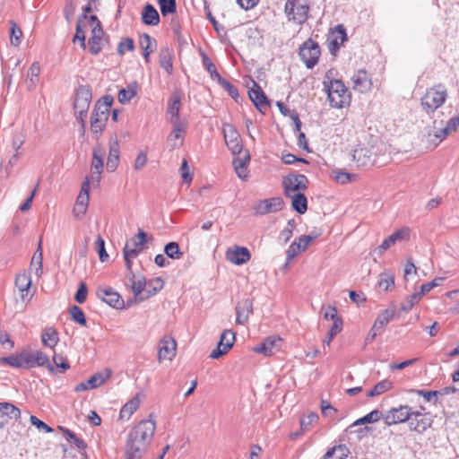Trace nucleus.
Here are the masks:
<instances>
[{"label": "nucleus", "instance_id": "nucleus-1", "mask_svg": "<svg viewBox=\"0 0 459 459\" xmlns=\"http://www.w3.org/2000/svg\"><path fill=\"white\" fill-rule=\"evenodd\" d=\"M155 429L156 421L152 414L134 425L130 429L126 440V459H141L152 443Z\"/></svg>", "mask_w": 459, "mask_h": 459}, {"label": "nucleus", "instance_id": "nucleus-2", "mask_svg": "<svg viewBox=\"0 0 459 459\" xmlns=\"http://www.w3.org/2000/svg\"><path fill=\"white\" fill-rule=\"evenodd\" d=\"M335 69L325 72L323 85L327 93L329 105L333 108L342 109L350 107L351 103V92L344 82L337 77Z\"/></svg>", "mask_w": 459, "mask_h": 459}, {"label": "nucleus", "instance_id": "nucleus-3", "mask_svg": "<svg viewBox=\"0 0 459 459\" xmlns=\"http://www.w3.org/2000/svg\"><path fill=\"white\" fill-rule=\"evenodd\" d=\"M0 361L14 368L30 369L47 367L52 370L48 356L41 351H33L30 347H24L11 356L1 358Z\"/></svg>", "mask_w": 459, "mask_h": 459}, {"label": "nucleus", "instance_id": "nucleus-4", "mask_svg": "<svg viewBox=\"0 0 459 459\" xmlns=\"http://www.w3.org/2000/svg\"><path fill=\"white\" fill-rule=\"evenodd\" d=\"M448 91L442 83L434 84L428 88L420 98V106L428 113H434L447 100Z\"/></svg>", "mask_w": 459, "mask_h": 459}, {"label": "nucleus", "instance_id": "nucleus-5", "mask_svg": "<svg viewBox=\"0 0 459 459\" xmlns=\"http://www.w3.org/2000/svg\"><path fill=\"white\" fill-rule=\"evenodd\" d=\"M91 28V36L88 40L90 52L92 55H98L101 52L108 39L101 27L100 22L96 15H91L85 18Z\"/></svg>", "mask_w": 459, "mask_h": 459}, {"label": "nucleus", "instance_id": "nucleus-6", "mask_svg": "<svg viewBox=\"0 0 459 459\" xmlns=\"http://www.w3.org/2000/svg\"><path fill=\"white\" fill-rule=\"evenodd\" d=\"M91 88L89 85H81L75 92L74 109L77 119L81 122L82 130H85V118L91 102Z\"/></svg>", "mask_w": 459, "mask_h": 459}, {"label": "nucleus", "instance_id": "nucleus-7", "mask_svg": "<svg viewBox=\"0 0 459 459\" xmlns=\"http://www.w3.org/2000/svg\"><path fill=\"white\" fill-rule=\"evenodd\" d=\"M15 290L18 295L17 302H21L23 307L31 300L35 289L31 287V277L29 272L19 273L15 277Z\"/></svg>", "mask_w": 459, "mask_h": 459}, {"label": "nucleus", "instance_id": "nucleus-8", "mask_svg": "<svg viewBox=\"0 0 459 459\" xmlns=\"http://www.w3.org/2000/svg\"><path fill=\"white\" fill-rule=\"evenodd\" d=\"M284 10L289 21L302 24L308 17V0H287Z\"/></svg>", "mask_w": 459, "mask_h": 459}, {"label": "nucleus", "instance_id": "nucleus-9", "mask_svg": "<svg viewBox=\"0 0 459 459\" xmlns=\"http://www.w3.org/2000/svg\"><path fill=\"white\" fill-rule=\"evenodd\" d=\"M146 242V233L143 230L134 235L124 248V258L128 270L132 268V260L134 259L143 248Z\"/></svg>", "mask_w": 459, "mask_h": 459}, {"label": "nucleus", "instance_id": "nucleus-10", "mask_svg": "<svg viewBox=\"0 0 459 459\" xmlns=\"http://www.w3.org/2000/svg\"><path fill=\"white\" fill-rule=\"evenodd\" d=\"M299 55L307 68L312 69L318 63L321 49L316 41L308 39L300 46Z\"/></svg>", "mask_w": 459, "mask_h": 459}, {"label": "nucleus", "instance_id": "nucleus-11", "mask_svg": "<svg viewBox=\"0 0 459 459\" xmlns=\"http://www.w3.org/2000/svg\"><path fill=\"white\" fill-rule=\"evenodd\" d=\"M408 422L411 431L421 434L431 427L433 417L430 412L425 411V409L421 408L420 411H411V416Z\"/></svg>", "mask_w": 459, "mask_h": 459}, {"label": "nucleus", "instance_id": "nucleus-12", "mask_svg": "<svg viewBox=\"0 0 459 459\" xmlns=\"http://www.w3.org/2000/svg\"><path fill=\"white\" fill-rule=\"evenodd\" d=\"M284 194L290 196L296 194H302L308 186V179L305 175L290 174L282 181Z\"/></svg>", "mask_w": 459, "mask_h": 459}, {"label": "nucleus", "instance_id": "nucleus-13", "mask_svg": "<svg viewBox=\"0 0 459 459\" xmlns=\"http://www.w3.org/2000/svg\"><path fill=\"white\" fill-rule=\"evenodd\" d=\"M283 208V200L281 197H272L257 202L252 208L255 215H265L277 212Z\"/></svg>", "mask_w": 459, "mask_h": 459}, {"label": "nucleus", "instance_id": "nucleus-14", "mask_svg": "<svg viewBox=\"0 0 459 459\" xmlns=\"http://www.w3.org/2000/svg\"><path fill=\"white\" fill-rule=\"evenodd\" d=\"M90 178H86L82 184L81 191L73 209L75 217H82L86 213L90 201Z\"/></svg>", "mask_w": 459, "mask_h": 459}, {"label": "nucleus", "instance_id": "nucleus-15", "mask_svg": "<svg viewBox=\"0 0 459 459\" xmlns=\"http://www.w3.org/2000/svg\"><path fill=\"white\" fill-rule=\"evenodd\" d=\"M223 134L226 145L233 154H239L242 151V140L236 128L229 123L223 125Z\"/></svg>", "mask_w": 459, "mask_h": 459}, {"label": "nucleus", "instance_id": "nucleus-16", "mask_svg": "<svg viewBox=\"0 0 459 459\" xmlns=\"http://www.w3.org/2000/svg\"><path fill=\"white\" fill-rule=\"evenodd\" d=\"M411 408L408 405H400L391 408L385 415L384 420L387 425H395L409 421L411 416Z\"/></svg>", "mask_w": 459, "mask_h": 459}, {"label": "nucleus", "instance_id": "nucleus-17", "mask_svg": "<svg viewBox=\"0 0 459 459\" xmlns=\"http://www.w3.org/2000/svg\"><path fill=\"white\" fill-rule=\"evenodd\" d=\"M352 89L360 93H367L372 90L373 82L370 74L365 69L356 71L352 77Z\"/></svg>", "mask_w": 459, "mask_h": 459}, {"label": "nucleus", "instance_id": "nucleus-18", "mask_svg": "<svg viewBox=\"0 0 459 459\" xmlns=\"http://www.w3.org/2000/svg\"><path fill=\"white\" fill-rule=\"evenodd\" d=\"M108 117L109 115L106 109L104 111H102V109L100 110V108L93 109L91 116L90 124L91 131L96 139H99L102 135L106 128Z\"/></svg>", "mask_w": 459, "mask_h": 459}, {"label": "nucleus", "instance_id": "nucleus-19", "mask_svg": "<svg viewBox=\"0 0 459 459\" xmlns=\"http://www.w3.org/2000/svg\"><path fill=\"white\" fill-rule=\"evenodd\" d=\"M236 334L231 330H224L221 335L217 347L210 354L212 359H218L226 354L233 346Z\"/></svg>", "mask_w": 459, "mask_h": 459}, {"label": "nucleus", "instance_id": "nucleus-20", "mask_svg": "<svg viewBox=\"0 0 459 459\" xmlns=\"http://www.w3.org/2000/svg\"><path fill=\"white\" fill-rule=\"evenodd\" d=\"M159 360H172L177 352V342L170 335L163 336L159 342Z\"/></svg>", "mask_w": 459, "mask_h": 459}, {"label": "nucleus", "instance_id": "nucleus-21", "mask_svg": "<svg viewBox=\"0 0 459 459\" xmlns=\"http://www.w3.org/2000/svg\"><path fill=\"white\" fill-rule=\"evenodd\" d=\"M225 257L230 263L236 265H241L250 260L251 254L246 247L234 246L226 250Z\"/></svg>", "mask_w": 459, "mask_h": 459}, {"label": "nucleus", "instance_id": "nucleus-22", "mask_svg": "<svg viewBox=\"0 0 459 459\" xmlns=\"http://www.w3.org/2000/svg\"><path fill=\"white\" fill-rule=\"evenodd\" d=\"M315 237L303 235L295 239L287 250V261L290 262L293 260L296 256H298L302 252L306 251L307 248L311 245L314 241Z\"/></svg>", "mask_w": 459, "mask_h": 459}, {"label": "nucleus", "instance_id": "nucleus-23", "mask_svg": "<svg viewBox=\"0 0 459 459\" xmlns=\"http://www.w3.org/2000/svg\"><path fill=\"white\" fill-rule=\"evenodd\" d=\"M144 395L143 393L136 394L134 397L128 400L121 408L118 419L122 421H127L132 415L140 408Z\"/></svg>", "mask_w": 459, "mask_h": 459}, {"label": "nucleus", "instance_id": "nucleus-24", "mask_svg": "<svg viewBox=\"0 0 459 459\" xmlns=\"http://www.w3.org/2000/svg\"><path fill=\"white\" fill-rule=\"evenodd\" d=\"M411 230L408 227L401 228L395 230L392 235L383 240L378 247L379 253L382 254L398 241H407L410 239Z\"/></svg>", "mask_w": 459, "mask_h": 459}, {"label": "nucleus", "instance_id": "nucleus-25", "mask_svg": "<svg viewBox=\"0 0 459 459\" xmlns=\"http://www.w3.org/2000/svg\"><path fill=\"white\" fill-rule=\"evenodd\" d=\"M173 129L168 136V142L171 144L172 148H179L183 145L184 138L186 130V123L177 120L171 122Z\"/></svg>", "mask_w": 459, "mask_h": 459}, {"label": "nucleus", "instance_id": "nucleus-26", "mask_svg": "<svg viewBox=\"0 0 459 459\" xmlns=\"http://www.w3.org/2000/svg\"><path fill=\"white\" fill-rule=\"evenodd\" d=\"M108 149L109 152L107 160V168L110 171H114L117 167L120 153L119 142L117 134L110 135L108 141Z\"/></svg>", "mask_w": 459, "mask_h": 459}, {"label": "nucleus", "instance_id": "nucleus-27", "mask_svg": "<svg viewBox=\"0 0 459 459\" xmlns=\"http://www.w3.org/2000/svg\"><path fill=\"white\" fill-rule=\"evenodd\" d=\"M97 296L105 303L114 308H123L124 300L120 295L111 288L99 289Z\"/></svg>", "mask_w": 459, "mask_h": 459}, {"label": "nucleus", "instance_id": "nucleus-28", "mask_svg": "<svg viewBox=\"0 0 459 459\" xmlns=\"http://www.w3.org/2000/svg\"><path fill=\"white\" fill-rule=\"evenodd\" d=\"M281 338L279 336H269L263 343L254 348L256 353H262L265 356H271L278 351L281 348Z\"/></svg>", "mask_w": 459, "mask_h": 459}, {"label": "nucleus", "instance_id": "nucleus-29", "mask_svg": "<svg viewBox=\"0 0 459 459\" xmlns=\"http://www.w3.org/2000/svg\"><path fill=\"white\" fill-rule=\"evenodd\" d=\"M248 96L256 108L261 112H265L269 108L270 104L265 94L255 82H254V86L248 91Z\"/></svg>", "mask_w": 459, "mask_h": 459}, {"label": "nucleus", "instance_id": "nucleus-30", "mask_svg": "<svg viewBox=\"0 0 459 459\" xmlns=\"http://www.w3.org/2000/svg\"><path fill=\"white\" fill-rule=\"evenodd\" d=\"M253 313V300L250 299H245L238 302L236 307V324L244 325L246 324L250 315Z\"/></svg>", "mask_w": 459, "mask_h": 459}, {"label": "nucleus", "instance_id": "nucleus-31", "mask_svg": "<svg viewBox=\"0 0 459 459\" xmlns=\"http://www.w3.org/2000/svg\"><path fill=\"white\" fill-rule=\"evenodd\" d=\"M27 138V134L23 129L16 130L11 137V145L13 148L12 160L17 161L22 155V148Z\"/></svg>", "mask_w": 459, "mask_h": 459}, {"label": "nucleus", "instance_id": "nucleus-32", "mask_svg": "<svg viewBox=\"0 0 459 459\" xmlns=\"http://www.w3.org/2000/svg\"><path fill=\"white\" fill-rule=\"evenodd\" d=\"M249 161L250 156L248 153H246L242 158H235L232 161L235 172L241 180H247L249 178Z\"/></svg>", "mask_w": 459, "mask_h": 459}, {"label": "nucleus", "instance_id": "nucleus-33", "mask_svg": "<svg viewBox=\"0 0 459 459\" xmlns=\"http://www.w3.org/2000/svg\"><path fill=\"white\" fill-rule=\"evenodd\" d=\"M394 317V310L386 308L382 311L375 320L373 326L371 328V332L373 333L372 336L375 337L377 333L382 331L384 327Z\"/></svg>", "mask_w": 459, "mask_h": 459}, {"label": "nucleus", "instance_id": "nucleus-34", "mask_svg": "<svg viewBox=\"0 0 459 459\" xmlns=\"http://www.w3.org/2000/svg\"><path fill=\"white\" fill-rule=\"evenodd\" d=\"M139 45L143 49L145 63L149 64L151 62V54L153 53L156 48V40L149 34L144 33L139 38Z\"/></svg>", "mask_w": 459, "mask_h": 459}, {"label": "nucleus", "instance_id": "nucleus-35", "mask_svg": "<svg viewBox=\"0 0 459 459\" xmlns=\"http://www.w3.org/2000/svg\"><path fill=\"white\" fill-rule=\"evenodd\" d=\"M105 381L106 378L102 377L101 375H92L87 381L75 385L74 392L80 393L95 389L100 386Z\"/></svg>", "mask_w": 459, "mask_h": 459}, {"label": "nucleus", "instance_id": "nucleus-36", "mask_svg": "<svg viewBox=\"0 0 459 459\" xmlns=\"http://www.w3.org/2000/svg\"><path fill=\"white\" fill-rule=\"evenodd\" d=\"M58 333L54 327H47L41 333V342L44 347L53 350L58 343Z\"/></svg>", "mask_w": 459, "mask_h": 459}, {"label": "nucleus", "instance_id": "nucleus-37", "mask_svg": "<svg viewBox=\"0 0 459 459\" xmlns=\"http://www.w3.org/2000/svg\"><path fill=\"white\" fill-rule=\"evenodd\" d=\"M459 127V115L450 118L443 129L435 133L434 136L438 140L437 143L446 139L449 134L455 132Z\"/></svg>", "mask_w": 459, "mask_h": 459}, {"label": "nucleus", "instance_id": "nucleus-38", "mask_svg": "<svg viewBox=\"0 0 459 459\" xmlns=\"http://www.w3.org/2000/svg\"><path fill=\"white\" fill-rule=\"evenodd\" d=\"M181 108V99L179 94L173 93L169 99L168 106V115L169 116L170 122H175L179 119V111Z\"/></svg>", "mask_w": 459, "mask_h": 459}, {"label": "nucleus", "instance_id": "nucleus-39", "mask_svg": "<svg viewBox=\"0 0 459 459\" xmlns=\"http://www.w3.org/2000/svg\"><path fill=\"white\" fill-rule=\"evenodd\" d=\"M319 420L318 414L314 411L305 412L299 420L301 434L310 430L314 428Z\"/></svg>", "mask_w": 459, "mask_h": 459}, {"label": "nucleus", "instance_id": "nucleus-40", "mask_svg": "<svg viewBox=\"0 0 459 459\" xmlns=\"http://www.w3.org/2000/svg\"><path fill=\"white\" fill-rule=\"evenodd\" d=\"M142 20L144 24L157 25L160 22V16L156 9L148 4L143 7Z\"/></svg>", "mask_w": 459, "mask_h": 459}, {"label": "nucleus", "instance_id": "nucleus-41", "mask_svg": "<svg viewBox=\"0 0 459 459\" xmlns=\"http://www.w3.org/2000/svg\"><path fill=\"white\" fill-rule=\"evenodd\" d=\"M138 92V85L136 82L129 84L126 88H123L118 91L117 100L121 104L128 103Z\"/></svg>", "mask_w": 459, "mask_h": 459}, {"label": "nucleus", "instance_id": "nucleus-42", "mask_svg": "<svg viewBox=\"0 0 459 459\" xmlns=\"http://www.w3.org/2000/svg\"><path fill=\"white\" fill-rule=\"evenodd\" d=\"M287 197L291 200V206L297 212L304 214L307 212V200L303 193L292 195Z\"/></svg>", "mask_w": 459, "mask_h": 459}, {"label": "nucleus", "instance_id": "nucleus-43", "mask_svg": "<svg viewBox=\"0 0 459 459\" xmlns=\"http://www.w3.org/2000/svg\"><path fill=\"white\" fill-rule=\"evenodd\" d=\"M394 274L390 271L380 273L378 288L383 291H390L394 288Z\"/></svg>", "mask_w": 459, "mask_h": 459}, {"label": "nucleus", "instance_id": "nucleus-44", "mask_svg": "<svg viewBox=\"0 0 459 459\" xmlns=\"http://www.w3.org/2000/svg\"><path fill=\"white\" fill-rule=\"evenodd\" d=\"M103 168V160L97 151L93 152V159L91 161V180L97 183L100 180V175Z\"/></svg>", "mask_w": 459, "mask_h": 459}, {"label": "nucleus", "instance_id": "nucleus-45", "mask_svg": "<svg viewBox=\"0 0 459 459\" xmlns=\"http://www.w3.org/2000/svg\"><path fill=\"white\" fill-rule=\"evenodd\" d=\"M330 42L334 47L338 48L346 40V31L342 25H337L332 29L330 33Z\"/></svg>", "mask_w": 459, "mask_h": 459}, {"label": "nucleus", "instance_id": "nucleus-46", "mask_svg": "<svg viewBox=\"0 0 459 459\" xmlns=\"http://www.w3.org/2000/svg\"><path fill=\"white\" fill-rule=\"evenodd\" d=\"M85 18H89V17L85 15L82 20L80 19L78 21L75 35L74 37V42H75L76 40H79L81 42V46L83 49H85V48H86V43H85L86 37H85L84 29L89 27V23L87 22Z\"/></svg>", "mask_w": 459, "mask_h": 459}, {"label": "nucleus", "instance_id": "nucleus-47", "mask_svg": "<svg viewBox=\"0 0 459 459\" xmlns=\"http://www.w3.org/2000/svg\"><path fill=\"white\" fill-rule=\"evenodd\" d=\"M392 387H393V383L388 379H385L383 381H380L377 385H375V386L368 391L367 395L368 397L377 396V395L385 394V392L390 390Z\"/></svg>", "mask_w": 459, "mask_h": 459}, {"label": "nucleus", "instance_id": "nucleus-48", "mask_svg": "<svg viewBox=\"0 0 459 459\" xmlns=\"http://www.w3.org/2000/svg\"><path fill=\"white\" fill-rule=\"evenodd\" d=\"M61 431L63 432L64 436L65 437L66 440L69 443H73L77 448L79 449H84L87 445L84 442L83 439L78 437L73 431H71L68 429L60 427Z\"/></svg>", "mask_w": 459, "mask_h": 459}, {"label": "nucleus", "instance_id": "nucleus-49", "mask_svg": "<svg viewBox=\"0 0 459 459\" xmlns=\"http://www.w3.org/2000/svg\"><path fill=\"white\" fill-rule=\"evenodd\" d=\"M160 65L169 74L173 70L172 55L170 51L166 48L162 49L160 53Z\"/></svg>", "mask_w": 459, "mask_h": 459}, {"label": "nucleus", "instance_id": "nucleus-50", "mask_svg": "<svg viewBox=\"0 0 459 459\" xmlns=\"http://www.w3.org/2000/svg\"><path fill=\"white\" fill-rule=\"evenodd\" d=\"M349 450L345 446H338L329 450L324 459H345L348 455Z\"/></svg>", "mask_w": 459, "mask_h": 459}, {"label": "nucleus", "instance_id": "nucleus-51", "mask_svg": "<svg viewBox=\"0 0 459 459\" xmlns=\"http://www.w3.org/2000/svg\"><path fill=\"white\" fill-rule=\"evenodd\" d=\"M146 286L145 278L143 276H134L131 279V290L135 297L141 295Z\"/></svg>", "mask_w": 459, "mask_h": 459}, {"label": "nucleus", "instance_id": "nucleus-52", "mask_svg": "<svg viewBox=\"0 0 459 459\" xmlns=\"http://www.w3.org/2000/svg\"><path fill=\"white\" fill-rule=\"evenodd\" d=\"M10 41L14 47H18L22 42V31L21 28L13 22H10Z\"/></svg>", "mask_w": 459, "mask_h": 459}, {"label": "nucleus", "instance_id": "nucleus-53", "mask_svg": "<svg viewBox=\"0 0 459 459\" xmlns=\"http://www.w3.org/2000/svg\"><path fill=\"white\" fill-rule=\"evenodd\" d=\"M40 74V65L38 62H34L30 66L28 73H27V78L30 81V87H35L37 82H39V77Z\"/></svg>", "mask_w": 459, "mask_h": 459}, {"label": "nucleus", "instance_id": "nucleus-54", "mask_svg": "<svg viewBox=\"0 0 459 459\" xmlns=\"http://www.w3.org/2000/svg\"><path fill=\"white\" fill-rule=\"evenodd\" d=\"M420 297L416 292L406 297L401 303V310L407 312L410 311L414 305L418 304L420 301Z\"/></svg>", "mask_w": 459, "mask_h": 459}, {"label": "nucleus", "instance_id": "nucleus-55", "mask_svg": "<svg viewBox=\"0 0 459 459\" xmlns=\"http://www.w3.org/2000/svg\"><path fill=\"white\" fill-rule=\"evenodd\" d=\"M165 254L172 259H179L182 257L183 253L179 249V246L176 242H169L165 246Z\"/></svg>", "mask_w": 459, "mask_h": 459}, {"label": "nucleus", "instance_id": "nucleus-56", "mask_svg": "<svg viewBox=\"0 0 459 459\" xmlns=\"http://www.w3.org/2000/svg\"><path fill=\"white\" fill-rule=\"evenodd\" d=\"M333 178L337 183L347 184L349 182L356 180L357 176L355 174H349L344 171L336 170L333 171Z\"/></svg>", "mask_w": 459, "mask_h": 459}, {"label": "nucleus", "instance_id": "nucleus-57", "mask_svg": "<svg viewBox=\"0 0 459 459\" xmlns=\"http://www.w3.org/2000/svg\"><path fill=\"white\" fill-rule=\"evenodd\" d=\"M158 4L163 16L176 12V0H158Z\"/></svg>", "mask_w": 459, "mask_h": 459}, {"label": "nucleus", "instance_id": "nucleus-58", "mask_svg": "<svg viewBox=\"0 0 459 459\" xmlns=\"http://www.w3.org/2000/svg\"><path fill=\"white\" fill-rule=\"evenodd\" d=\"M52 360L57 369L61 371H66L70 369V364L65 356L55 352L52 356Z\"/></svg>", "mask_w": 459, "mask_h": 459}, {"label": "nucleus", "instance_id": "nucleus-59", "mask_svg": "<svg viewBox=\"0 0 459 459\" xmlns=\"http://www.w3.org/2000/svg\"><path fill=\"white\" fill-rule=\"evenodd\" d=\"M0 411L15 419L21 416V411L13 403H0Z\"/></svg>", "mask_w": 459, "mask_h": 459}, {"label": "nucleus", "instance_id": "nucleus-60", "mask_svg": "<svg viewBox=\"0 0 459 459\" xmlns=\"http://www.w3.org/2000/svg\"><path fill=\"white\" fill-rule=\"evenodd\" d=\"M70 315L73 319V321L76 322L77 324L81 325H86V318L85 315L81 307L78 306H73L70 308Z\"/></svg>", "mask_w": 459, "mask_h": 459}, {"label": "nucleus", "instance_id": "nucleus-61", "mask_svg": "<svg viewBox=\"0 0 459 459\" xmlns=\"http://www.w3.org/2000/svg\"><path fill=\"white\" fill-rule=\"evenodd\" d=\"M134 40L130 38L123 39L117 46V53L119 56H123L126 51H134Z\"/></svg>", "mask_w": 459, "mask_h": 459}, {"label": "nucleus", "instance_id": "nucleus-62", "mask_svg": "<svg viewBox=\"0 0 459 459\" xmlns=\"http://www.w3.org/2000/svg\"><path fill=\"white\" fill-rule=\"evenodd\" d=\"M380 419V412L377 410H374L364 417L357 420L353 425H360L364 423L376 422Z\"/></svg>", "mask_w": 459, "mask_h": 459}, {"label": "nucleus", "instance_id": "nucleus-63", "mask_svg": "<svg viewBox=\"0 0 459 459\" xmlns=\"http://www.w3.org/2000/svg\"><path fill=\"white\" fill-rule=\"evenodd\" d=\"M180 172L183 182L189 185L192 182L193 174L190 172L188 162L186 159H184L181 162Z\"/></svg>", "mask_w": 459, "mask_h": 459}, {"label": "nucleus", "instance_id": "nucleus-64", "mask_svg": "<svg viewBox=\"0 0 459 459\" xmlns=\"http://www.w3.org/2000/svg\"><path fill=\"white\" fill-rule=\"evenodd\" d=\"M367 150L363 148L356 149L353 152V160H356L359 165H365L369 160V156L367 155Z\"/></svg>", "mask_w": 459, "mask_h": 459}]
</instances>
